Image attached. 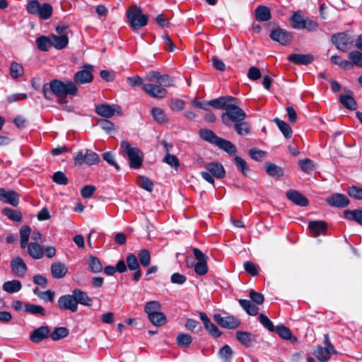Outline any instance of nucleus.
<instances>
[{
  "label": "nucleus",
  "mask_w": 362,
  "mask_h": 362,
  "mask_svg": "<svg viewBox=\"0 0 362 362\" xmlns=\"http://www.w3.org/2000/svg\"><path fill=\"white\" fill-rule=\"evenodd\" d=\"M49 332L50 330L48 326H41L30 333V340L33 343H39L48 338Z\"/></svg>",
  "instance_id": "a211bd4d"
},
{
  "label": "nucleus",
  "mask_w": 362,
  "mask_h": 362,
  "mask_svg": "<svg viewBox=\"0 0 362 362\" xmlns=\"http://www.w3.org/2000/svg\"><path fill=\"white\" fill-rule=\"evenodd\" d=\"M51 40V45L57 49H62L65 48L69 43V37L68 35H49Z\"/></svg>",
  "instance_id": "393cba45"
},
{
  "label": "nucleus",
  "mask_w": 362,
  "mask_h": 362,
  "mask_svg": "<svg viewBox=\"0 0 362 362\" xmlns=\"http://www.w3.org/2000/svg\"><path fill=\"white\" fill-rule=\"evenodd\" d=\"M274 122L278 126V127L281 131V132L283 133V134L284 135L285 137H286V138L291 137L292 129H291V127L287 123H286L284 121H283L277 117L274 119Z\"/></svg>",
  "instance_id": "58836bf2"
},
{
  "label": "nucleus",
  "mask_w": 362,
  "mask_h": 362,
  "mask_svg": "<svg viewBox=\"0 0 362 362\" xmlns=\"http://www.w3.org/2000/svg\"><path fill=\"white\" fill-rule=\"evenodd\" d=\"M244 269L247 273L252 276H255L259 274V267L252 262H245L244 263Z\"/></svg>",
  "instance_id": "052dcab7"
},
{
  "label": "nucleus",
  "mask_w": 362,
  "mask_h": 362,
  "mask_svg": "<svg viewBox=\"0 0 362 362\" xmlns=\"http://www.w3.org/2000/svg\"><path fill=\"white\" fill-rule=\"evenodd\" d=\"M298 165L301 170L306 173H310L315 169L314 162L309 158L300 160L298 161Z\"/></svg>",
  "instance_id": "09e8293b"
},
{
  "label": "nucleus",
  "mask_w": 362,
  "mask_h": 362,
  "mask_svg": "<svg viewBox=\"0 0 362 362\" xmlns=\"http://www.w3.org/2000/svg\"><path fill=\"white\" fill-rule=\"evenodd\" d=\"M195 259L198 261L194 265V272L197 275L203 276L208 272L207 260L209 257L197 247L192 248Z\"/></svg>",
  "instance_id": "6e6552de"
},
{
  "label": "nucleus",
  "mask_w": 362,
  "mask_h": 362,
  "mask_svg": "<svg viewBox=\"0 0 362 362\" xmlns=\"http://www.w3.org/2000/svg\"><path fill=\"white\" fill-rule=\"evenodd\" d=\"M74 160L76 165H81L83 163L93 165L100 161L98 154L90 149H86L85 152L83 150L78 151L74 154Z\"/></svg>",
  "instance_id": "423d86ee"
},
{
  "label": "nucleus",
  "mask_w": 362,
  "mask_h": 362,
  "mask_svg": "<svg viewBox=\"0 0 362 362\" xmlns=\"http://www.w3.org/2000/svg\"><path fill=\"white\" fill-rule=\"evenodd\" d=\"M214 319L218 325L226 329H235L240 325V320L233 315L223 317L217 313L214 315Z\"/></svg>",
  "instance_id": "9b49d317"
},
{
  "label": "nucleus",
  "mask_w": 362,
  "mask_h": 362,
  "mask_svg": "<svg viewBox=\"0 0 362 362\" xmlns=\"http://www.w3.org/2000/svg\"><path fill=\"white\" fill-rule=\"evenodd\" d=\"M163 161L175 168H177V167L180 165L178 158L175 156L171 155L168 153L163 158Z\"/></svg>",
  "instance_id": "338daca9"
},
{
  "label": "nucleus",
  "mask_w": 362,
  "mask_h": 362,
  "mask_svg": "<svg viewBox=\"0 0 362 362\" xmlns=\"http://www.w3.org/2000/svg\"><path fill=\"white\" fill-rule=\"evenodd\" d=\"M23 310L25 313L33 315L43 317L46 315L45 309L40 305L25 303L24 304Z\"/></svg>",
  "instance_id": "bb28decb"
},
{
  "label": "nucleus",
  "mask_w": 362,
  "mask_h": 362,
  "mask_svg": "<svg viewBox=\"0 0 362 362\" xmlns=\"http://www.w3.org/2000/svg\"><path fill=\"white\" fill-rule=\"evenodd\" d=\"M274 331L284 339H291L292 337V333L290 329L284 325L277 326Z\"/></svg>",
  "instance_id": "13d9d810"
},
{
  "label": "nucleus",
  "mask_w": 362,
  "mask_h": 362,
  "mask_svg": "<svg viewBox=\"0 0 362 362\" xmlns=\"http://www.w3.org/2000/svg\"><path fill=\"white\" fill-rule=\"evenodd\" d=\"M192 337L187 334L181 333L177 337V343L179 346H188L192 343Z\"/></svg>",
  "instance_id": "69168bd1"
},
{
  "label": "nucleus",
  "mask_w": 362,
  "mask_h": 362,
  "mask_svg": "<svg viewBox=\"0 0 362 362\" xmlns=\"http://www.w3.org/2000/svg\"><path fill=\"white\" fill-rule=\"evenodd\" d=\"M78 89L76 85L71 81H62L53 79L46 83L42 86V93L47 100H52L54 96L59 98L60 104L66 103L63 99L73 98L78 94Z\"/></svg>",
  "instance_id": "f257e3e1"
},
{
  "label": "nucleus",
  "mask_w": 362,
  "mask_h": 362,
  "mask_svg": "<svg viewBox=\"0 0 362 362\" xmlns=\"http://www.w3.org/2000/svg\"><path fill=\"white\" fill-rule=\"evenodd\" d=\"M161 309V304L159 301L151 300L147 302L144 307V311L148 315V317L153 314L159 312Z\"/></svg>",
  "instance_id": "c9c22d12"
},
{
  "label": "nucleus",
  "mask_w": 362,
  "mask_h": 362,
  "mask_svg": "<svg viewBox=\"0 0 362 362\" xmlns=\"http://www.w3.org/2000/svg\"><path fill=\"white\" fill-rule=\"evenodd\" d=\"M20 195L13 189L0 187V201L8 204L13 206H17L19 204Z\"/></svg>",
  "instance_id": "f8f14e48"
},
{
  "label": "nucleus",
  "mask_w": 362,
  "mask_h": 362,
  "mask_svg": "<svg viewBox=\"0 0 362 362\" xmlns=\"http://www.w3.org/2000/svg\"><path fill=\"white\" fill-rule=\"evenodd\" d=\"M269 36L273 40L278 42L282 45L289 44L293 38L291 33L280 28L273 30Z\"/></svg>",
  "instance_id": "dca6fc26"
},
{
  "label": "nucleus",
  "mask_w": 362,
  "mask_h": 362,
  "mask_svg": "<svg viewBox=\"0 0 362 362\" xmlns=\"http://www.w3.org/2000/svg\"><path fill=\"white\" fill-rule=\"evenodd\" d=\"M127 18L130 27L134 30H139L148 23V15L142 13L140 7L132 5L127 11Z\"/></svg>",
  "instance_id": "20e7f679"
},
{
  "label": "nucleus",
  "mask_w": 362,
  "mask_h": 362,
  "mask_svg": "<svg viewBox=\"0 0 362 362\" xmlns=\"http://www.w3.org/2000/svg\"><path fill=\"white\" fill-rule=\"evenodd\" d=\"M258 319L259 322L269 331L274 332L275 330V327L272 322L266 315L261 313L259 315Z\"/></svg>",
  "instance_id": "e2e57ef3"
},
{
  "label": "nucleus",
  "mask_w": 362,
  "mask_h": 362,
  "mask_svg": "<svg viewBox=\"0 0 362 362\" xmlns=\"http://www.w3.org/2000/svg\"><path fill=\"white\" fill-rule=\"evenodd\" d=\"M136 182L138 185L146 189V191L151 192L153 189V182L146 177L140 176L137 178Z\"/></svg>",
  "instance_id": "a18cd8bd"
},
{
  "label": "nucleus",
  "mask_w": 362,
  "mask_h": 362,
  "mask_svg": "<svg viewBox=\"0 0 362 362\" xmlns=\"http://www.w3.org/2000/svg\"><path fill=\"white\" fill-rule=\"evenodd\" d=\"M237 101L236 99L233 103H230L225 112L221 115L222 122L226 126H230L231 122H241L246 118L245 111L238 105Z\"/></svg>",
  "instance_id": "f03ea898"
},
{
  "label": "nucleus",
  "mask_w": 362,
  "mask_h": 362,
  "mask_svg": "<svg viewBox=\"0 0 362 362\" xmlns=\"http://www.w3.org/2000/svg\"><path fill=\"white\" fill-rule=\"evenodd\" d=\"M149 321L154 325L160 327L166 323V316L161 312H157L148 317Z\"/></svg>",
  "instance_id": "e433bc0d"
},
{
  "label": "nucleus",
  "mask_w": 362,
  "mask_h": 362,
  "mask_svg": "<svg viewBox=\"0 0 362 362\" xmlns=\"http://www.w3.org/2000/svg\"><path fill=\"white\" fill-rule=\"evenodd\" d=\"M98 123L107 133H110L114 129V124L108 119H100Z\"/></svg>",
  "instance_id": "774afa93"
},
{
  "label": "nucleus",
  "mask_w": 362,
  "mask_h": 362,
  "mask_svg": "<svg viewBox=\"0 0 362 362\" xmlns=\"http://www.w3.org/2000/svg\"><path fill=\"white\" fill-rule=\"evenodd\" d=\"M234 129L235 132L241 136L247 135L250 132V126L245 120L235 123Z\"/></svg>",
  "instance_id": "a19ab883"
},
{
  "label": "nucleus",
  "mask_w": 362,
  "mask_h": 362,
  "mask_svg": "<svg viewBox=\"0 0 362 362\" xmlns=\"http://www.w3.org/2000/svg\"><path fill=\"white\" fill-rule=\"evenodd\" d=\"M286 197L296 205L306 206L309 204L308 199L297 190L290 189L286 192Z\"/></svg>",
  "instance_id": "6ab92c4d"
},
{
  "label": "nucleus",
  "mask_w": 362,
  "mask_h": 362,
  "mask_svg": "<svg viewBox=\"0 0 362 362\" xmlns=\"http://www.w3.org/2000/svg\"><path fill=\"white\" fill-rule=\"evenodd\" d=\"M344 217L349 221H354L362 226V209L344 211Z\"/></svg>",
  "instance_id": "cd10ccee"
},
{
  "label": "nucleus",
  "mask_w": 362,
  "mask_h": 362,
  "mask_svg": "<svg viewBox=\"0 0 362 362\" xmlns=\"http://www.w3.org/2000/svg\"><path fill=\"white\" fill-rule=\"evenodd\" d=\"M349 58L352 62L353 66L362 67V52L354 50L349 53Z\"/></svg>",
  "instance_id": "864d4df0"
},
{
  "label": "nucleus",
  "mask_w": 362,
  "mask_h": 362,
  "mask_svg": "<svg viewBox=\"0 0 362 362\" xmlns=\"http://www.w3.org/2000/svg\"><path fill=\"white\" fill-rule=\"evenodd\" d=\"M332 42L338 49L346 52L348 45L353 42V39L347 33H338L332 35Z\"/></svg>",
  "instance_id": "1a4fd4ad"
},
{
  "label": "nucleus",
  "mask_w": 362,
  "mask_h": 362,
  "mask_svg": "<svg viewBox=\"0 0 362 362\" xmlns=\"http://www.w3.org/2000/svg\"><path fill=\"white\" fill-rule=\"evenodd\" d=\"M236 100V98L232 96H223L216 99H213L209 101V105L216 108L226 110L228 105L233 101Z\"/></svg>",
  "instance_id": "4be33fe9"
},
{
  "label": "nucleus",
  "mask_w": 362,
  "mask_h": 362,
  "mask_svg": "<svg viewBox=\"0 0 362 362\" xmlns=\"http://www.w3.org/2000/svg\"><path fill=\"white\" fill-rule=\"evenodd\" d=\"M205 168L207 171L218 179L223 178L225 176L226 172L221 163H209L205 165Z\"/></svg>",
  "instance_id": "5701e85b"
},
{
  "label": "nucleus",
  "mask_w": 362,
  "mask_h": 362,
  "mask_svg": "<svg viewBox=\"0 0 362 362\" xmlns=\"http://www.w3.org/2000/svg\"><path fill=\"white\" fill-rule=\"evenodd\" d=\"M347 193L349 196L355 199H362V188L361 187L353 185L348 189Z\"/></svg>",
  "instance_id": "0e129e2a"
},
{
  "label": "nucleus",
  "mask_w": 362,
  "mask_h": 362,
  "mask_svg": "<svg viewBox=\"0 0 362 362\" xmlns=\"http://www.w3.org/2000/svg\"><path fill=\"white\" fill-rule=\"evenodd\" d=\"M88 269L93 273H99L103 270V265L98 258L91 256L88 259Z\"/></svg>",
  "instance_id": "ea45409f"
},
{
  "label": "nucleus",
  "mask_w": 362,
  "mask_h": 362,
  "mask_svg": "<svg viewBox=\"0 0 362 362\" xmlns=\"http://www.w3.org/2000/svg\"><path fill=\"white\" fill-rule=\"evenodd\" d=\"M290 23L293 28L297 30L307 29L309 31H314L318 27L315 21L303 18L300 11H296L292 15L290 18Z\"/></svg>",
  "instance_id": "39448f33"
},
{
  "label": "nucleus",
  "mask_w": 362,
  "mask_h": 362,
  "mask_svg": "<svg viewBox=\"0 0 362 362\" xmlns=\"http://www.w3.org/2000/svg\"><path fill=\"white\" fill-rule=\"evenodd\" d=\"M74 297L76 298V305L78 303L86 305L91 306L93 303V300L88 296V294L81 291V289H74L72 291Z\"/></svg>",
  "instance_id": "b1692460"
},
{
  "label": "nucleus",
  "mask_w": 362,
  "mask_h": 362,
  "mask_svg": "<svg viewBox=\"0 0 362 362\" xmlns=\"http://www.w3.org/2000/svg\"><path fill=\"white\" fill-rule=\"evenodd\" d=\"M58 307L62 310H70L73 313L76 312L78 307L76 298L73 293L71 294L64 295L59 297L57 302Z\"/></svg>",
  "instance_id": "ddd939ff"
},
{
  "label": "nucleus",
  "mask_w": 362,
  "mask_h": 362,
  "mask_svg": "<svg viewBox=\"0 0 362 362\" xmlns=\"http://www.w3.org/2000/svg\"><path fill=\"white\" fill-rule=\"evenodd\" d=\"M69 334V330L64 327H59L54 329L53 332L50 334L52 340L58 341L61 339L65 338Z\"/></svg>",
  "instance_id": "de8ad7c7"
},
{
  "label": "nucleus",
  "mask_w": 362,
  "mask_h": 362,
  "mask_svg": "<svg viewBox=\"0 0 362 362\" xmlns=\"http://www.w3.org/2000/svg\"><path fill=\"white\" fill-rule=\"evenodd\" d=\"M256 19L259 21H267L271 18L270 10L264 6H259L255 10Z\"/></svg>",
  "instance_id": "72a5a7b5"
},
{
  "label": "nucleus",
  "mask_w": 362,
  "mask_h": 362,
  "mask_svg": "<svg viewBox=\"0 0 362 362\" xmlns=\"http://www.w3.org/2000/svg\"><path fill=\"white\" fill-rule=\"evenodd\" d=\"M234 162L237 168L242 171L243 174L246 175L249 172V167L246 161L243 160L240 156H235L234 157Z\"/></svg>",
  "instance_id": "4d7b16f0"
},
{
  "label": "nucleus",
  "mask_w": 362,
  "mask_h": 362,
  "mask_svg": "<svg viewBox=\"0 0 362 362\" xmlns=\"http://www.w3.org/2000/svg\"><path fill=\"white\" fill-rule=\"evenodd\" d=\"M237 339L246 346H250L255 341V336L250 332L238 331L236 332Z\"/></svg>",
  "instance_id": "c85d7f7f"
},
{
  "label": "nucleus",
  "mask_w": 362,
  "mask_h": 362,
  "mask_svg": "<svg viewBox=\"0 0 362 362\" xmlns=\"http://www.w3.org/2000/svg\"><path fill=\"white\" fill-rule=\"evenodd\" d=\"M52 180L58 185H66L68 184V178L62 171L54 173L52 176Z\"/></svg>",
  "instance_id": "680f3d73"
},
{
  "label": "nucleus",
  "mask_w": 362,
  "mask_h": 362,
  "mask_svg": "<svg viewBox=\"0 0 362 362\" xmlns=\"http://www.w3.org/2000/svg\"><path fill=\"white\" fill-rule=\"evenodd\" d=\"M143 90L152 98H163L167 94V90L160 85L146 83L143 86Z\"/></svg>",
  "instance_id": "f3484780"
},
{
  "label": "nucleus",
  "mask_w": 362,
  "mask_h": 362,
  "mask_svg": "<svg viewBox=\"0 0 362 362\" xmlns=\"http://www.w3.org/2000/svg\"><path fill=\"white\" fill-rule=\"evenodd\" d=\"M314 354L316 358L322 362L327 361L330 358V354H329V351L324 349L322 346H317L314 351Z\"/></svg>",
  "instance_id": "8fccbe9b"
},
{
  "label": "nucleus",
  "mask_w": 362,
  "mask_h": 362,
  "mask_svg": "<svg viewBox=\"0 0 362 362\" xmlns=\"http://www.w3.org/2000/svg\"><path fill=\"white\" fill-rule=\"evenodd\" d=\"M28 251L31 257L39 259L43 257V250L37 243H30L28 245Z\"/></svg>",
  "instance_id": "7c9ffc66"
},
{
  "label": "nucleus",
  "mask_w": 362,
  "mask_h": 362,
  "mask_svg": "<svg viewBox=\"0 0 362 362\" xmlns=\"http://www.w3.org/2000/svg\"><path fill=\"white\" fill-rule=\"evenodd\" d=\"M340 102L345 107L349 110H355L356 108V103L351 95H340Z\"/></svg>",
  "instance_id": "49530a36"
},
{
  "label": "nucleus",
  "mask_w": 362,
  "mask_h": 362,
  "mask_svg": "<svg viewBox=\"0 0 362 362\" xmlns=\"http://www.w3.org/2000/svg\"><path fill=\"white\" fill-rule=\"evenodd\" d=\"M67 272V268L64 264L57 262H54L51 265V273L54 278L62 279Z\"/></svg>",
  "instance_id": "a878e982"
},
{
  "label": "nucleus",
  "mask_w": 362,
  "mask_h": 362,
  "mask_svg": "<svg viewBox=\"0 0 362 362\" xmlns=\"http://www.w3.org/2000/svg\"><path fill=\"white\" fill-rule=\"evenodd\" d=\"M199 135L202 139L214 145L216 144L220 138L213 131L208 129H200Z\"/></svg>",
  "instance_id": "473e14b6"
},
{
  "label": "nucleus",
  "mask_w": 362,
  "mask_h": 362,
  "mask_svg": "<svg viewBox=\"0 0 362 362\" xmlns=\"http://www.w3.org/2000/svg\"><path fill=\"white\" fill-rule=\"evenodd\" d=\"M3 289L9 293H13L19 291L22 288L20 281L14 279L6 281L2 286Z\"/></svg>",
  "instance_id": "f704fd0d"
},
{
  "label": "nucleus",
  "mask_w": 362,
  "mask_h": 362,
  "mask_svg": "<svg viewBox=\"0 0 362 362\" xmlns=\"http://www.w3.org/2000/svg\"><path fill=\"white\" fill-rule=\"evenodd\" d=\"M95 112L106 118H110L115 115H121V107L117 105H110L107 103H102L96 105Z\"/></svg>",
  "instance_id": "9d476101"
},
{
  "label": "nucleus",
  "mask_w": 362,
  "mask_h": 362,
  "mask_svg": "<svg viewBox=\"0 0 362 362\" xmlns=\"http://www.w3.org/2000/svg\"><path fill=\"white\" fill-rule=\"evenodd\" d=\"M325 201L329 206L337 208H344L350 204V201L348 197L340 193H334L331 194L326 198Z\"/></svg>",
  "instance_id": "2eb2a0df"
},
{
  "label": "nucleus",
  "mask_w": 362,
  "mask_h": 362,
  "mask_svg": "<svg viewBox=\"0 0 362 362\" xmlns=\"http://www.w3.org/2000/svg\"><path fill=\"white\" fill-rule=\"evenodd\" d=\"M127 267L130 270L139 269V264L137 257L134 254H129L127 257Z\"/></svg>",
  "instance_id": "bf43d9fd"
},
{
  "label": "nucleus",
  "mask_w": 362,
  "mask_h": 362,
  "mask_svg": "<svg viewBox=\"0 0 362 362\" xmlns=\"http://www.w3.org/2000/svg\"><path fill=\"white\" fill-rule=\"evenodd\" d=\"M10 265L11 271L15 276L22 278L25 276L28 271V267L21 257L12 258Z\"/></svg>",
  "instance_id": "4468645a"
},
{
  "label": "nucleus",
  "mask_w": 362,
  "mask_h": 362,
  "mask_svg": "<svg viewBox=\"0 0 362 362\" xmlns=\"http://www.w3.org/2000/svg\"><path fill=\"white\" fill-rule=\"evenodd\" d=\"M53 13V8L51 4L44 3L42 4L41 13L40 14V18L42 20L49 19Z\"/></svg>",
  "instance_id": "603ef678"
},
{
  "label": "nucleus",
  "mask_w": 362,
  "mask_h": 362,
  "mask_svg": "<svg viewBox=\"0 0 362 362\" xmlns=\"http://www.w3.org/2000/svg\"><path fill=\"white\" fill-rule=\"evenodd\" d=\"M120 152L124 156L128 157L130 168H141L143 162L142 153L138 148L132 147L129 142L122 141L120 144Z\"/></svg>",
  "instance_id": "7ed1b4c3"
},
{
  "label": "nucleus",
  "mask_w": 362,
  "mask_h": 362,
  "mask_svg": "<svg viewBox=\"0 0 362 362\" xmlns=\"http://www.w3.org/2000/svg\"><path fill=\"white\" fill-rule=\"evenodd\" d=\"M138 257L141 264L148 267L151 263V255L148 250L142 249L138 253Z\"/></svg>",
  "instance_id": "3c124183"
},
{
  "label": "nucleus",
  "mask_w": 362,
  "mask_h": 362,
  "mask_svg": "<svg viewBox=\"0 0 362 362\" xmlns=\"http://www.w3.org/2000/svg\"><path fill=\"white\" fill-rule=\"evenodd\" d=\"M151 114L153 119L159 124H164L168 122V117L165 112L159 107H153L151 110Z\"/></svg>",
  "instance_id": "79ce46f5"
},
{
  "label": "nucleus",
  "mask_w": 362,
  "mask_h": 362,
  "mask_svg": "<svg viewBox=\"0 0 362 362\" xmlns=\"http://www.w3.org/2000/svg\"><path fill=\"white\" fill-rule=\"evenodd\" d=\"M10 74L13 78H18L23 75V67L17 62H13L10 67Z\"/></svg>",
  "instance_id": "6e6d98bb"
},
{
  "label": "nucleus",
  "mask_w": 362,
  "mask_h": 362,
  "mask_svg": "<svg viewBox=\"0 0 362 362\" xmlns=\"http://www.w3.org/2000/svg\"><path fill=\"white\" fill-rule=\"evenodd\" d=\"M233 355V349L227 344L224 345L218 351V356L221 358L227 361L232 358Z\"/></svg>",
  "instance_id": "5fc2aeb1"
},
{
  "label": "nucleus",
  "mask_w": 362,
  "mask_h": 362,
  "mask_svg": "<svg viewBox=\"0 0 362 362\" xmlns=\"http://www.w3.org/2000/svg\"><path fill=\"white\" fill-rule=\"evenodd\" d=\"M93 66L90 64H85L83 69L74 75V83L76 85L89 83L93 81V75L92 71Z\"/></svg>",
  "instance_id": "0eeeda50"
},
{
  "label": "nucleus",
  "mask_w": 362,
  "mask_h": 362,
  "mask_svg": "<svg viewBox=\"0 0 362 362\" xmlns=\"http://www.w3.org/2000/svg\"><path fill=\"white\" fill-rule=\"evenodd\" d=\"M308 228L313 237H317L320 235L325 234L327 226V223L322 221H315L309 223Z\"/></svg>",
  "instance_id": "412c9836"
},
{
  "label": "nucleus",
  "mask_w": 362,
  "mask_h": 362,
  "mask_svg": "<svg viewBox=\"0 0 362 362\" xmlns=\"http://www.w3.org/2000/svg\"><path fill=\"white\" fill-rule=\"evenodd\" d=\"M216 146L221 149L223 150L230 155H233L236 153V147L230 141L219 138Z\"/></svg>",
  "instance_id": "c756f323"
},
{
  "label": "nucleus",
  "mask_w": 362,
  "mask_h": 362,
  "mask_svg": "<svg viewBox=\"0 0 362 362\" xmlns=\"http://www.w3.org/2000/svg\"><path fill=\"white\" fill-rule=\"evenodd\" d=\"M36 45L37 48L42 52H47L51 45L50 37L40 36L36 40Z\"/></svg>",
  "instance_id": "4c0bfd02"
},
{
  "label": "nucleus",
  "mask_w": 362,
  "mask_h": 362,
  "mask_svg": "<svg viewBox=\"0 0 362 362\" xmlns=\"http://www.w3.org/2000/svg\"><path fill=\"white\" fill-rule=\"evenodd\" d=\"M287 59L296 64L308 65L314 61V57L310 54H292L287 57Z\"/></svg>",
  "instance_id": "aec40b11"
},
{
  "label": "nucleus",
  "mask_w": 362,
  "mask_h": 362,
  "mask_svg": "<svg viewBox=\"0 0 362 362\" xmlns=\"http://www.w3.org/2000/svg\"><path fill=\"white\" fill-rule=\"evenodd\" d=\"M2 214L13 221L20 222L22 220V214L17 210L6 207L2 210Z\"/></svg>",
  "instance_id": "c03bdc74"
},
{
  "label": "nucleus",
  "mask_w": 362,
  "mask_h": 362,
  "mask_svg": "<svg viewBox=\"0 0 362 362\" xmlns=\"http://www.w3.org/2000/svg\"><path fill=\"white\" fill-rule=\"evenodd\" d=\"M42 4L38 0H32L27 4V11L33 15H37L40 17L41 13Z\"/></svg>",
  "instance_id": "37998d69"
},
{
  "label": "nucleus",
  "mask_w": 362,
  "mask_h": 362,
  "mask_svg": "<svg viewBox=\"0 0 362 362\" xmlns=\"http://www.w3.org/2000/svg\"><path fill=\"white\" fill-rule=\"evenodd\" d=\"M265 169L267 174L271 177L279 178L284 176L283 169L274 163H267Z\"/></svg>",
  "instance_id": "2f4dec72"
}]
</instances>
